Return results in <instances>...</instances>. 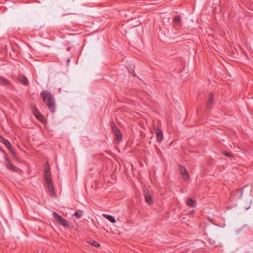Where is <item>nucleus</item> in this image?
Instances as JSON below:
<instances>
[{
  "label": "nucleus",
  "mask_w": 253,
  "mask_h": 253,
  "mask_svg": "<svg viewBox=\"0 0 253 253\" xmlns=\"http://www.w3.org/2000/svg\"><path fill=\"white\" fill-rule=\"evenodd\" d=\"M41 96L43 102L46 104L50 111L54 113L55 110V101L53 96L49 91L43 90L41 92Z\"/></svg>",
  "instance_id": "obj_1"
},
{
  "label": "nucleus",
  "mask_w": 253,
  "mask_h": 253,
  "mask_svg": "<svg viewBox=\"0 0 253 253\" xmlns=\"http://www.w3.org/2000/svg\"><path fill=\"white\" fill-rule=\"evenodd\" d=\"M52 214L54 219L59 224L65 227H68L69 226L68 220L62 217L57 213H56V212H53Z\"/></svg>",
  "instance_id": "obj_2"
},
{
  "label": "nucleus",
  "mask_w": 253,
  "mask_h": 253,
  "mask_svg": "<svg viewBox=\"0 0 253 253\" xmlns=\"http://www.w3.org/2000/svg\"><path fill=\"white\" fill-rule=\"evenodd\" d=\"M111 126L112 130L115 135L116 139L118 142L120 141L122 139V135L121 133V131L116 126L115 124L113 122L111 123Z\"/></svg>",
  "instance_id": "obj_3"
},
{
  "label": "nucleus",
  "mask_w": 253,
  "mask_h": 253,
  "mask_svg": "<svg viewBox=\"0 0 253 253\" xmlns=\"http://www.w3.org/2000/svg\"><path fill=\"white\" fill-rule=\"evenodd\" d=\"M180 171L181 174L183 176V178L185 179H188L189 177V174L186 168L183 166H180Z\"/></svg>",
  "instance_id": "obj_4"
},
{
  "label": "nucleus",
  "mask_w": 253,
  "mask_h": 253,
  "mask_svg": "<svg viewBox=\"0 0 253 253\" xmlns=\"http://www.w3.org/2000/svg\"><path fill=\"white\" fill-rule=\"evenodd\" d=\"M213 98V94L211 92H210L209 96L208 101L207 104V109L208 110H209L211 109V106L212 105Z\"/></svg>",
  "instance_id": "obj_5"
},
{
  "label": "nucleus",
  "mask_w": 253,
  "mask_h": 253,
  "mask_svg": "<svg viewBox=\"0 0 253 253\" xmlns=\"http://www.w3.org/2000/svg\"><path fill=\"white\" fill-rule=\"evenodd\" d=\"M5 160L6 161V165L7 169L10 170L15 171L17 169V168L11 164V163L10 162L8 159L5 158Z\"/></svg>",
  "instance_id": "obj_6"
},
{
  "label": "nucleus",
  "mask_w": 253,
  "mask_h": 253,
  "mask_svg": "<svg viewBox=\"0 0 253 253\" xmlns=\"http://www.w3.org/2000/svg\"><path fill=\"white\" fill-rule=\"evenodd\" d=\"M46 185L48 188V191L50 193L51 195H55V193L54 192L53 184L52 181L48 182L46 183Z\"/></svg>",
  "instance_id": "obj_7"
},
{
  "label": "nucleus",
  "mask_w": 253,
  "mask_h": 253,
  "mask_svg": "<svg viewBox=\"0 0 253 253\" xmlns=\"http://www.w3.org/2000/svg\"><path fill=\"white\" fill-rule=\"evenodd\" d=\"M186 203L188 205V206L194 208L196 206V201L192 199L191 198L188 197L186 199Z\"/></svg>",
  "instance_id": "obj_8"
},
{
  "label": "nucleus",
  "mask_w": 253,
  "mask_h": 253,
  "mask_svg": "<svg viewBox=\"0 0 253 253\" xmlns=\"http://www.w3.org/2000/svg\"><path fill=\"white\" fill-rule=\"evenodd\" d=\"M18 79L19 81L24 85H27L29 84V82L28 81L27 78L23 76V75H19L18 77Z\"/></svg>",
  "instance_id": "obj_9"
},
{
  "label": "nucleus",
  "mask_w": 253,
  "mask_h": 253,
  "mask_svg": "<svg viewBox=\"0 0 253 253\" xmlns=\"http://www.w3.org/2000/svg\"><path fill=\"white\" fill-rule=\"evenodd\" d=\"M156 135L157 141L159 142H161L163 139V134L162 131L160 129H158L156 130Z\"/></svg>",
  "instance_id": "obj_10"
},
{
  "label": "nucleus",
  "mask_w": 253,
  "mask_h": 253,
  "mask_svg": "<svg viewBox=\"0 0 253 253\" xmlns=\"http://www.w3.org/2000/svg\"><path fill=\"white\" fill-rule=\"evenodd\" d=\"M144 197L146 202L149 205H150L153 203L151 197L148 192H145Z\"/></svg>",
  "instance_id": "obj_11"
},
{
  "label": "nucleus",
  "mask_w": 253,
  "mask_h": 253,
  "mask_svg": "<svg viewBox=\"0 0 253 253\" xmlns=\"http://www.w3.org/2000/svg\"><path fill=\"white\" fill-rule=\"evenodd\" d=\"M103 215L105 218L108 219L111 223H114L116 222V219L113 216H112L111 215H108L107 214H103Z\"/></svg>",
  "instance_id": "obj_12"
},
{
  "label": "nucleus",
  "mask_w": 253,
  "mask_h": 253,
  "mask_svg": "<svg viewBox=\"0 0 253 253\" xmlns=\"http://www.w3.org/2000/svg\"><path fill=\"white\" fill-rule=\"evenodd\" d=\"M2 142L5 145V146L7 148L8 150L12 149L11 143L9 142L8 140L4 139V138H2Z\"/></svg>",
  "instance_id": "obj_13"
},
{
  "label": "nucleus",
  "mask_w": 253,
  "mask_h": 253,
  "mask_svg": "<svg viewBox=\"0 0 253 253\" xmlns=\"http://www.w3.org/2000/svg\"><path fill=\"white\" fill-rule=\"evenodd\" d=\"M174 27L180 26V16H176L174 17Z\"/></svg>",
  "instance_id": "obj_14"
},
{
  "label": "nucleus",
  "mask_w": 253,
  "mask_h": 253,
  "mask_svg": "<svg viewBox=\"0 0 253 253\" xmlns=\"http://www.w3.org/2000/svg\"><path fill=\"white\" fill-rule=\"evenodd\" d=\"M0 84L3 85H8L9 82L6 79L0 76Z\"/></svg>",
  "instance_id": "obj_15"
},
{
  "label": "nucleus",
  "mask_w": 253,
  "mask_h": 253,
  "mask_svg": "<svg viewBox=\"0 0 253 253\" xmlns=\"http://www.w3.org/2000/svg\"><path fill=\"white\" fill-rule=\"evenodd\" d=\"M44 179L45 183L51 181L50 172L44 173Z\"/></svg>",
  "instance_id": "obj_16"
},
{
  "label": "nucleus",
  "mask_w": 253,
  "mask_h": 253,
  "mask_svg": "<svg viewBox=\"0 0 253 253\" xmlns=\"http://www.w3.org/2000/svg\"><path fill=\"white\" fill-rule=\"evenodd\" d=\"M9 151L10 154L11 155L12 158L17 161V159L16 155V153L15 152V151L12 149H10Z\"/></svg>",
  "instance_id": "obj_17"
},
{
  "label": "nucleus",
  "mask_w": 253,
  "mask_h": 253,
  "mask_svg": "<svg viewBox=\"0 0 253 253\" xmlns=\"http://www.w3.org/2000/svg\"><path fill=\"white\" fill-rule=\"evenodd\" d=\"M82 212L81 211H76L74 213V215L77 218H80L82 217Z\"/></svg>",
  "instance_id": "obj_18"
},
{
  "label": "nucleus",
  "mask_w": 253,
  "mask_h": 253,
  "mask_svg": "<svg viewBox=\"0 0 253 253\" xmlns=\"http://www.w3.org/2000/svg\"><path fill=\"white\" fill-rule=\"evenodd\" d=\"M32 111L35 117L40 114L37 109L35 107L33 108Z\"/></svg>",
  "instance_id": "obj_19"
},
{
  "label": "nucleus",
  "mask_w": 253,
  "mask_h": 253,
  "mask_svg": "<svg viewBox=\"0 0 253 253\" xmlns=\"http://www.w3.org/2000/svg\"><path fill=\"white\" fill-rule=\"evenodd\" d=\"M47 172H50V168H49V166L48 165V163H46V165L44 168V173H47Z\"/></svg>",
  "instance_id": "obj_20"
},
{
  "label": "nucleus",
  "mask_w": 253,
  "mask_h": 253,
  "mask_svg": "<svg viewBox=\"0 0 253 253\" xmlns=\"http://www.w3.org/2000/svg\"><path fill=\"white\" fill-rule=\"evenodd\" d=\"M90 244L95 247H98L100 246V244L94 241L90 242Z\"/></svg>",
  "instance_id": "obj_21"
},
{
  "label": "nucleus",
  "mask_w": 253,
  "mask_h": 253,
  "mask_svg": "<svg viewBox=\"0 0 253 253\" xmlns=\"http://www.w3.org/2000/svg\"><path fill=\"white\" fill-rule=\"evenodd\" d=\"M36 117L41 121H43L44 120V117L41 114H40L39 115H37V116H36Z\"/></svg>",
  "instance_id": "obj_22"
},
{
  "label": "nucleus",
  "mask_w": 253,
  "mask_h": 253,
  "mask_svg": "<svg viewBox=\"0 0 253 253\" xmlns=\"http://www.w3.org/2000/svg\"><path fill=\"white\" fill-rule=\"evenodd\" d=\"M36 117L41 121H43L44 120V117L41 114H40L39 115H37V116H36Z\"/></svg>",
  "instance_id": "obj_23"
},
{
  "label": "nucleus",
  "mask_w": 253,
  "mask_h": 253,
  "mask_svg": "<svg viewBox=\"0 0 253 253\" xmlns=\"http://www.w3.org/2000/svg\"><path fill=\"white\" fill-rule=\"evenodd\" d=\"M223 154H224L225 156H226L227 157H229V158H230V157H232V154H231L230 153L227 152H226V151H224V152H223Z\"/></svg>",
  "instance_id": "obj_24"
},
{
  "label": "nucleus",
  "mask_w": 253,
  "mask_h": 253,
  "mask_svg": "<svg viewBox=\"0 0 253 253\" xmlns=\"http://www.w3.org/2000/svg\"><path fill=\"white\" fill-rule=\"evenodd\" d=\"M131 74H132V75L133 76H134H134H135V75H135V73H134V71L133 70L132 71V72L131 73Z\"/></svg>",
  "instance_id": "obj_25"
},
{
  "label": "nucleus",
  "mask_w": 253,
  "mask_h": 253,
  "mask_svg": "<svg viewBox=\"0 0 253 253\" xmlns=\"http://www.w3.org/2000/svg\"><path fill=\"white\" fill-rule=\"evenodd\" d=\"M70 47H68V48H67V50H68V51H69V50H70Z\"/></svg>",
  "instance_id": "obj_26"
},
{
  "label": "nucleus",
  "mask_w": 253,
  "mask_h": 253,
  "mask_svg": "<svg viewBox=\"0 0 253 253\" xmlns=\"http://www.w3.org/2000/svg\"><path fill=\"white\" fill-rule=\"evenodd\" d=\"M2 138H3V137L0 136V139H2Z\"/></svg>",
  "instance_id": "obj_27"
}]
</instances>
